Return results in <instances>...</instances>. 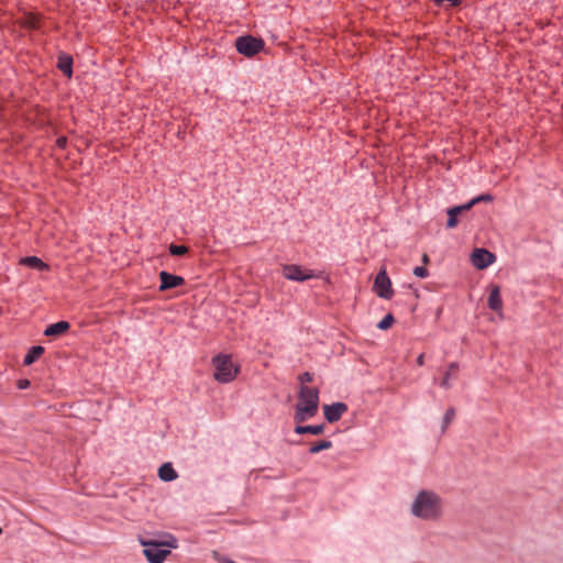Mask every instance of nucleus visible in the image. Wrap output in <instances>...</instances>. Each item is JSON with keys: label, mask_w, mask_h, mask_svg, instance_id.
<instances>
[{"label": "nucleus", "mask_w": 563, "mask_h": 563, "mask_svg": "<svg viewBox=\"0 0 563 563\" xmlns=\"http://www.w3.org/2000/svg\"><path fill=\"white\" fill-rule=\"evenodd\" d=\"M373 290L383 299H390L394 296L391 280L385 268H380L375 276Z\"/></svg>", "instance_id": "423d86ee"}, {"label": "nucleus", "mask_w": 563, "mask_h": 563, "mask_svg": "<svg viewBox=\"0 0 563 563\" xmlns=\"http://www.w3.org/2000/svg\"><path fill=\"white\" fill-rule=\"evenodd\" d=\"M455 417V410L454 408H449L445 413H444V417H443V422H442V429L444 430L451 422L452 420L454 419Z\"/></svg>", "instance_id": "393cba45"}, {"label": "nucleus", "mask_w": 563, "mask_h": 563, "mask_svg": "<svg viewBox=\"0 0 563 563\" xmlns=\"http://www.w3.org/2000/svg\"><path fill=\"white\" fill-rule=\"evenodd\" d=\"M211 364L214 367L213 377L221 384L233 382L240 373V365L234 364L229 354L218 353L212 357Z\"/></svg>", "instance_id": "7ed1b4c3"}, {"label": "nucleus", "mask_w": 563, "mask_h": 563, "mask_svg": "<svg viewBox=\"0 0 563 563\" xmlns=\"http://www.w3.org/2000/svg\"><path fill=\"white\" fill-rule=\"evenodd\" d=\"M69 329H70V323L66 320H60L55 323L48 324L45 328L43 334L45 336L58 338V336H62L65 333H67Z\"/></svg>", "instance_id": "f8f14e48"}, {"label": "nucleus", "mask_w": 563, "mask_h": 563, "mask_svg": "<svg viewBox=\"0 0 563 563\" xmlns=\"http://www.w3.org/2000/svg\"><path fill=\"white\" fill-rule=\"evenodd\" d=\"M159 280H161V285L158 287L159 291H166L169 289H174V288L185 285V283H186L185 278L183 276L175 275V274H172L166 271H162L159 273Z\"/></svg>", "instance_id": "9d476101"}, {"label": "nucleus", "mask_w": 563, "mask_h": 563, "mask_svg": "<svg viewBox=\"0 0 563 563\" xmlns=\"http://www.w3.org/2000/svg\"><path fill=\"white\" fill-rule=\"evenodd\" d=\"M448 220H446V228L453 229L459 224V217L462 214L459 211V208L451 207L446 211Z\"/></svg>", "instance_id": "6ab92c4d"}, {"label": "nucleus", "mask_w": 563, "mask_h": 563, "mask_svg": "<svg viewBox=\"0 0 563 563\" xmlns=\"http://www.w3.org/2000/svg\"><path fill=\"white\" fill-rule=\"evenodd\" d=\"M324 429H325V424L324 423H321V424H306V426L297 423V426L294 429V432L296 434H307V433H309V434H313V435H319V434H322L324 432Z\"/></svg>", "instance_id": "2eb2a0df"}, {"label": "nucleus", "mask_w": 563, "mask_h": 563, "mask_svg": "<svg viewBox=\"0 0 563 563\" xmlns=\"http://www.w3.org/2000/svg\"><path fill=\"white\" fill-rule=\"evenodd\" d=\"M496 261V255L487 249H475L471 254V262L477 269H485Z\"/></svg>", "instance_id": "6e6552de"}, {"label": "nucleus", "mask_w": 563, "mask_h": 563, "mask_svg": "<svg viewBox=\"0 0 563 563\" xmlns=\"http://www.w3.org/2000/svg\"><path fill=\"white\" fill-rule=\"evenodd\" d=\"M68 140L66 136H58L56 140V146L60 150H65L67 147Z\"/></svg>", "instance_id": "c756f323"}, {"label": "nucleus", "mask_w": 563, "mask_h": 563, "mask_svg": "<svg viewBox=\"0 0 563 563\" xmlns=\"http://www.w3.org/2000/svg\"><path fill=\"white\" fill-rule=\"evenodd\" d=\"M332 441L330 440H320L316 443H313L310 448H309V453L310 454H317L323 450H329L332 448Z\"/></svg>", "instance_id": "412c9836"}, {"label": "nucleus", "mask_w": 563, "mask_h": 563, "mask_svg": "<svg viewBox=\"0 0 563 563\" xmlns=\"http://www.w3.org/2000/svg\"><path fill=\"white\" fill-rule=\"evenodd\" d=\"M19 264L40 272H47L51 268L47 263L35 255L21 257Z\"/></svg>", "instance_id": "ddd939ff"}, {"label": "nucleus", "mask_w": 563, "mask_h": 563, "mask_svg": "<svg viewBox=\"0 0 563 563\" xmlns=\"http://www.w3.org/2000/svg\"><path fill=\"white\" fill-rule=\"evenodd\" d=\"M168 252L173 256H184L189 252V249L186 245L170 243Z\"/></svg>", "instance_id": "4be33fe9"}, {"label": "nucleus", "mask_w": 563, "mask_h": 563, "mask_svg": "<svg viewBox=\"0 0 563 563\" xmlns=\"http://www.w3.org/2000/svg\"><path fill=\"white\" fill-rule=\"evenodd\" d=\"M140 544L144 548L143 555L148 563H164L170 554V550L164 549L156 539H146L142 536L137 538Z\"/></svg>", "instance_id": "20e7f679"}, {"label": "nucleus", "mask_w": 563, "mask_h": 563, "mask_svg": "<svg viewBox=\"0 0 563 563\" xmlns=\"http://www.w3.org/2000/svg\"><path fill=\"white\" fill-rule=\"evenodd\" d=\"M429 261H430V260H429V256H428L427 254H423V255H422V262H423V264H428V263H429Z\"/></svg>", "instance_id": "473e14b6"}, {"label": "nucleus", "mask_w": 563, "mask_h": 563, "mask_svg": "<svg viewBox=\"0 0 563 563\" xmlns=\"http://www.w3.org/2000/svg\"><path fill=\"white\" fill-rule=\"evenodd\" d=\"M74 59L71 55L59 52L57 55V68L66 76L67 78H71L74 70H73Z\"/></svg>", "instance_id": "9b49d317"}, {"label": "nucleus", "mask_w": 563, "mask_h": 563, "mask_svg": "<svg viewBox=\"0 0 563 563\" xmlns=\"http://www.w3.org/2000/svg\"><path fill=\"white\" fill-rule=\"evenodd\" d=\"M45 352V349L42 345H33L31 346L23 358V365L29 366L35 363L42 354Z\"/></svg>", "instance_id": "dca6fc26"}, {"label": "nucleus", "mask_w": 563, "mask_h": 563, "mask_svg": "<svg viewBox=\"0 0 563 563\" xmlns=\"http://www.w3.org/2000/svg\"><path fill=\"white\" fill-rule=\"evenodd\" d=\"M2 533V528H0V534Z\"/></svg>", "instance_id": "f704fd0d"}, {"label": "nucleus", "mask_w": 563, "mask_h": 563, "mask_svg": "<svg viewBox=\"0 0 563 563\" xmlns=\"http://www.w3.org/2000/svg\"><path fill=\"white\" fill-rule=\"evenodd\" d=\"M395 322V318L391 313H387L378 323L377 328L379 330H388L393 323Z\"/></svg>", "instance_id": "b1692460"}, {"label": "nucleus", "mask_w": 563, "mask_h": 563, "mask_svg": "<svg viewBox=\"0 0 563 563\" xmlns=\"http://www.w3.org/2000/svg\"><path fill=\"white\" fill-rule=\"evenodd\" d=\"M349 407L345 402L336 401L331 405H323V415L329 423L339 421L347 411Z\"/></svg>", "instance_id": "1a4fd4ad"}, {"label": "nucleus", "mask_w": 563, "mask_h": 563, "mask_svg": "<svg viewBox=\"0 0 563 563\" xmlns=\"http://www.w3.org/2000/svg\"><path fill=\"white\" fill-rule=\"evenodd\" d=\"M487 306L493 311H500L503 308V300L500 295V288L494 285L489 291Z\"/></svg>", "instance_id": "4468645a"}, {"label": "nucleus", "mask_w": 563, "mask_h": 563, "mask_svg": "<svg viewBox=\"0 0 563 563\" xmlns=\"http://www.w3.org/2000/svg\"><path fill=\"white\" fill-rule=\"evenodd\" d=\"M158 477L163 482H172L178 477V473L172 465V463H164L158 468Z\"/></svg>", "instance_id": "f3484780"}, {"label": "nucleus", "mask_w": 563, "mask_h": 563, "mask_svg": "<svg viewBox=\"0 0 563 563\" xmlns=\"http://www.w3.org/2000/svg\"><path fill=\"white\" fill-rule=\"evenodd\" d=\"M283 273L286 279L298 283H302L317 277L312 269H303L301 266L296 264L285 265Z\"/></svg>", "instance_id": "0eeeda50"}, {"label": "nucleus", "mask_w": 563, "mask_h": 563, "mask_svg": "<svg viewBox=\"0 0 563 563\" xmlns=\"http://www.w3.org/2000/svg\"><path fill=\"white\" fill-rule=\"evenodd\" d=\"M493 196L490 194H482V195H478L474 198H472L473 201H475V205L479 203V202H490L493 201Z\"/></svg>", "instance_id": "bb28decb"}, {"label": "nucleus", "mask_w": 563, "mask_h": 563, "mask_svg": "<svg viewBox=\"0 0 563 563\" xmlns=\"http://www.w3.org/2000/svg\"><path fill=\"white\" fill-rule=\"evenodd\" d=\"M459 368H460V365L456 362H452V363L449 364L448 371L445 372V374L443 376V379H442V382L440 384L441 387H443L445 389L450 388V382L449 380H450L451 376L454 375L459 371Z\"/></svg>", "instance_id": "aec40b11"}, {"label": "nucleus", "mask_w": 563, "mask_h": 563, "mask_svg": "<svg viewBox=\"0 0 563 563\" xmlns=\"http://www.w3.org/2000/svg\"><path fill=\"white\" fill-rule=\"evenodd\" d=\"M319 408V389L316 387L300 386L298 402L296 405L294 420L302 423L314 417Z\"/></svg>", "instance_id": "f03ea898"}, {"label": "nucleus", "mask_w": 563, "mask_h": 563, "mask_svg": "<svg viewBox=\"0 0 563 563\" xmlns=\"http://www.w3.org/2000/svg\"><path fill=\"white\" fill-rule=\"evenodd\" d=\"M413 274L419 278H426L429 276V271L424 266H416Z\"/></svg>", "instance_id": "cd10ccee"}, {"label": "nucleus", "mask_w": 563, "mask_h": 563, "mask_svg": "<svg viewBox=\"0 0 563 563\" xmlns=\"http://www.w3.org/2000/svg\"><path fill=\"white\" fill-rule=\"evenodd\" d=\"M298 380L301 386H307V383H311L313 380V374L310 372H303L298 376Z\"/></svg>", "instance_id": "a878e982"}, {"label": "nucleus", "mask_w": 563, "mask_h": 563, "mask_svg": "<svg viewBox=\"0 0 563 563\" xmlns=\"http://www.w3.org/2000/svg\"><path fill=\"white\" fill-rule=\"evenodd\" d=\"M157 534L159 539L156 540L163 548L168 550L178 548V539L174 534L169 532H158Z\"/></svg>", "instance_id": "a211bd4d"}, {"label": "nucleus", "mask_w": 563, "mask_h": 563, "mask_svg": "<svg viewBox=\"0 0 563 563\" xmlns=\"http://www.w3.org/2000/svg\"><path fill=\"white\" fill-rule=\"evenodd\" d=\"M29 386H30V380H29V379H20V380L18 382V387H19L20 389H25V388H27Z\"/></svg>", "instance_id": "7c9ffc66"}, {"label": "nucleus", "mask_w": 563, "mask_h": 563, "mask_svg": "<svg viewBox=\"0 0 563 563\" xmlns=\"http://www.w3.org/2000/svg\"><path fill=\"white\" fill-rule=\"evenodd\" d=\"M234 46L239 54L245 57H253L264 51L265 42L261 37L247 34L238 36Z\"/></svg>", "instance_id": "39448f33"}, {"label": "nucleus", "mask_w": 563, "mask_h": 563, "mask_svg": "<svg viewBox=\"0 0 563 563\" xmlns=\"http://www.w3.org/2000/svg\"><path fill=\"white\" fill-rule=\"evenodd\" d=\"M416 363L418 366H422L424 364V354L418 355Z\"/></svg>", "instance_id": "2f4dec72"}, {"label": "nucleus", "mask_w": 563, "mask_h": 563, "mask_svg": "<svg viewBox=\"0 0 563 563\" xmlns=\"http://www.w3.org/2000/svg\"><path fill=\"white\" fill-rule=\"evenodd\" d=\"M434 4L440 8H444L445 10L450 8L460 7L463 0H433Z\"/></svg>", "instance_id": "5701e85b"}, {"label": "nucleus", "mask_w": 563, "mask_h": 563, "mask_svg": "<svg viewBox=\"0 0 563 563\" xmlns=\"http://www.w3.org/2000/svg\"><path fill=\"white\" fill-rule=\"evenodd\" d=\"M475 206V201H473L472 199L470 201H467L466 203L464 205H459V206H454L455 208H459V211L462 213L464 211H468L471 210L473 207Z\"/></svg>", "instance_id": "c85d7f7f"}, {"label": "nucleus", "mask_w": 563, "mask_h": 563, "mask_svg": "<svg viewBox=\"0 0 563 563\" xmlns=\"http://www.w3.org/2000/svg\"><path fill=\"white\" fill-rule=\"evenodd\" d=\"M227 563H236V562H234L232 560H228Z\"/></svg>", "instance_id": "72a5a7b5"}, {"label": "nucleus", "mask_w": 563, "mask_h": 563, "mask_svg": "<svg viewBox=\"0 0 563 563\" xmlns=\"http://www.w3.org/2000/svg\"><path fill=\"white\" fill-rule=\"evenodd\" d=\"M442 499L432 490H421L411 505V514L423 520H435L442 516Z\"/></svg>", "instance_id": "f257e3e1"}]
</instances>
